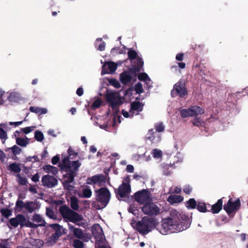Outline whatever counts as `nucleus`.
I'll return each instance as SVG.
<instances>
[{
	"label": "nucleus",
	"instance_id": "b1692460",
	"mask_svg": "<svg viewBox=\"0 0 248 248\" xmlns=\"http://www.w3.org/2000/svg\"><path fill=\"white\" fill-rule=\"evenodd\" d=\"M240 94V93L239 92L230 94L228 97L227 106L231 108L235 107L237 103L236 99L238 98V96H239Z\"/></svg>",
	"mask_w": 248,
	"mask_h": 248
},
{
	"label": "nucleus",
	"instance_id": "c03bdc74",
	"mask_svg": "<svg viewBox=\"0 0 248 248\" xmlns=\"http://www.w3.org/2000/svg\"><path fill=\"white\" fill-rule=\"evenodd\" d=\"M92 192L89 188H84L82 190V195L80 196L81 197L88 198L92 196Z\"/></svg>",
	"mask_w": 248,
	"mask_h": 248
},
{
	"label": "nucleus",
	"instance_id": "5fc2aeb1",
	"mask_svg": "<svg viewBox=\"0 0 248 248\" xmlns=\"http://www.w3.org/2000/svg\"><path fill=\"white\" fill-rule=\"evenodd\" d=\"M31 112L37 113L40 117L41 115L47 113V109H30Z\"/></svg>",
	"mask_w": 248,
	"mask_h": 248
},
{
	"label": "nucleus",
	"instance_id": "a878e982",
	"mask_svg": "<svg viewBox=\"0 0 248 248\" xmlns=\"http://www.w3.org/2000/svg\"><path fill=\"white\" fill-rule=\"evenodd\" d=\"M127 55L128 59L130 60L131 62L133 63V65H137L135 62L137 61L138 59H140L144 63L142 58H140L138 56V54L137 53L135 50L132 48H130L128 50Z\"/></svg>",
	"mask_w": 248,
	"mask_h": 248
},
{
	"label": "nucleus",
	"instance_id": "c756f323",
	"mask_svg": "<svg viewBox=\"0 0 248 248\" xmlns=\"http://www.w3.org/2000/svg\"><path fill=\"white\" fill-rule=\"evenodd\" d=\"M7 169L17 174H19L21 170V169L20 167V164L16 162L10 163L7 167Z\"/></svg>",
	"mask_w": 248,
	"mask_h": 248
},
{
	"label": "nucleus",
	"instance_id": "37998d69",
	"mask_svg": "<svg viewBox=\"0 0 248 248\" xmlns=\"http://www.w3.org/2000/svg\"><path fill=\"white\" fill-rule=\"evenodd\" d=\"M34 138L36 140L42 142L44 140V135L41 131L36 130L34 134Z\"/></svg>",
	"mask_w": 248,
	"mask_h": 248
},
{
	"label": "nucleus",
	"instance_id": "bf43d9fd",
	"mask_svg": "<svg viewBox=\"0 0 248 248\" xmlns=\"http://www.w3.org/2000/svg\"><path fill=\"white\" fill-rule=\"evenodd\" d=\"M33 128V126H28L22 128V130L25 134H28V133L31 132Z\"/></svg>",
	"mask_w": 248,
	"mask_h": 248
},
{
	"label": "nucleus",
	"instance_id": "58836bf2",
	"mask_svg": "<svg viewBox=\"0 0 248 248\" xmlns=\"http://www.w3.org/2000/svg\"><path fill=\"white\" fill-rule=\"evenodd\" d=\"M196 208L201 212L205 213L209 211L206 208L205 203L203 202H199L197 203Z\"/></svg>",
	"mask_w": 248,
	"mask_h": 248
},
{
	"label": "nucleus",
	"instance_id": "8fccbe9b",
	"mask_svg": "<svg viewBox=\"0 0 248 248\" xmlns=\"http://www.w3.org/2000/svg\"><path fill=\"white\" fill-rule=\"evenodd\" d=\"M0 212L2 216L6 218H8L12 215V212L9 208H2Z\"/></svg>",
	"mask_w": 248,
	"mask_h": 248
},
{
	"label": "nucleus",
	"instance_id": "7ed1b4c3",
	"mask_svg": "<svg viewBox=\"0 0 248 248\" xmlns=\"http://www.w3.org/2000/svg\"><path fill=\"white\" fill-rule=\"evenodd\" d=\"M105 113L106 114L104 116H100L97 118L98 121L99 120H104V121L103 124H100L101 128L106 130L108 127H115L117 122L119 124L121 123V120L122 118L121 115H118L116 112L110 113V109H108L105 112Z\"/></svg>",
	"mask_w": 248,
	"mask_h": 248
},
{
	"label": "nucleus",
	"instance_id": "aec40b11",
	"mask_svg": "<svg viewBox=\"0 0 248 248\" xmlns=\"http://www.w3.org/2000/svg\"><path fill=\"white\" fill-rule=\"evenodd\" d=\"M131 192V186L128 183H125L124 181L119 187L117 191H116V196L119 195L121 198L124 197L126 194Z\"/></svg>",
	"mask_w": 248,
	"mask_h": 248
},
{
	"label": "nucleus",
	"instance_id": "e2e57ef3",
	"mask_svg": "<svg viewBox=\"0 0 248 248\" xmlns=\"http://www.w3.org/2000/svg\"><path fill=\"white\" fill-rule=\"evenodd\" d=\"M59 156L58 155H56L52 157L51 162L53 164L56 165L59 163Z\"/></svg>",
	"mask_w": 248,
	"mask_h": 248
},
{
	"label": "nucleus",
	"instance_id": "3c124183",
	"mask_svg": "<svg viewBox=\"0 0 248 248\" xmlns=\"http://www.w3.org/2000/svg\"><path fill=\"white\" fill-rule=\"evenodd\" d=\"M46 215L51 219H55L56 218L54 211L50 208H46Z\"/></svg>",
	"mask_w": 248,
	"mask_h": 248
},
{
	"label": "nucleus",
	"instance_id": "9b49d317",
	"mask_svg": "<svg viewBox=\"0 0 248 248\" xmlns=\"http://www.w3.org/2000/svg\"><path fill=\"white\" fill-rule=\"evenodd\" d=\"M105 96H106V101L109 104V106L112 108L118 107L123 104L122 96L117 92L107 89Z\"/></svg>",
	"mask_w": 248,
	"mask_h": 248
},
{
	"label": "nucleus",
	"instance_id": "393cba45",
	"mask_svg": "<svg viewBox=\"0 0 248 248\" xmlns=\"http://www.w3.org/2000/svg\"><path fill=\"white\" fill-rule=\"evenodd\" d=\"M69 230L73 232L74 236L78 239H83L85 237V234L83 233L81 229L76 228L73 225L68 224Z\"/></svg>",
	"mask_w": 248,
	"mask_h": 248
},
{
	"label": "nucleus",
	"instance_id": "2eb2a0df",
	"mask_svg": "<svg viewBox=\"0 0 248 248\" xmlns=\"http://www.w3.org/2000/svg\"><path fill=\"white\" fill-rule=\"evenodd\" d=\"M143 212L149 217L157 215L160 213L159 208L153 202H146L141 208Z\"/></svg>",
	"mask_w": 248,
	"mask_h": 248
},
{
	"label": "nucleus",
	"instance_id": "4c0bfd02",
	"mask_svg": "<svg viewBox=\"0 0 248 248\" xmlns=\"http://www.w3.org/2000/svg\"><path fill=\"white\" fill-rule=\"evenodd\" d=\"M171 167V165L167 164L162 165V168L163 174L167 176L170 175L172 173L171 170H170Z\"/></svg>",
	"mask_w": 248,
	"mask_h": 248
},
{
	"label": "nucleus",
	"instance_id": "9d476101",
	"mask_svg": "<svg viewBox=\"0 0 248 248\" xmlns=\"http://www.w3.org/2000/svg\"><path fill=\"white\" fill-rule=\"evenodd\" d=\"M78 169L76 170L72 168L70 169L62 170V172H66L65 174L63 175L64 180L62 182V185L64 189L69 191L73 190V186L70 184L74 182V178L77 176Z\"/></svg>",
	"mask_w": 248,
	"mask_h": 248
},
{
	"label": "nucleus",
	"instance_id": "6e6552de",
	"mask_svg": "<svg viewBox=\"0 0 248 248\" xmlns=\"http://www.w3.org/2000/svg\"><path fill=\"white\" fill-rule=\"evenodd\" d=\"M40 207L37 202L26 201L24 202L21 200H17L16 202L15 210L18 212L23 211L31 213Z\"/></svg>",
	"mask_w": 248,
	"mask_h": 248
},
{
	"label": "nucleus",
	"instance_id": "f257e3e1",
	"mask_svg": "<svg viewBox=\"0 0 248 248\" xmlns=\"http://www.w3.org/2000/svg\"><path fill=\"white\" fill-rule=\"evenodd\" d=\"M190 223L187 215L181 214L176 210H172L168 217L162 219L159 231L163 235L176 233L188 228Z\"/></svg>",
	"mask_w": 248,
	"mask_h": 248
},
{
	"label": "nucleus",
	"instance_id": "052dcab7",
	"mask_svg": "<svg viewBox=\"0 0 248 248\" xmlns=\"http://www.w3.org/2000/svg\"><path fill=\"white\" fill-rule=\"evenodd\" d=\"M192 123L193 125L199 126L202 124V120L198 118H195L193 120Z\"/></svg>",
	"mask_w": 248,
	"mask_h": 248
},
{
	"label": "nucleus",
	"instance_id": "5701e85b",
	"mask_svg": "<svg viewBox=\"0 0 248 248\" xmlns=\"http://www.w3.org/2000/svg\"><path fill=\"white\" fill-rule=\"evenodd\" d=\"M145 139L146 140H150L152 143H157L161 140V137L158 136L155 131H154L153 128L148 130Z\"/></svg>",
	"mask_w": 248,
	"mask_h": 248
},
{
	"label": "nucleus",
	"instance_id": "13d9d810",
	"mask_svg": "<svg viewBox=\"0 0 248 248\" xmlns=\"http://www.w3.org/2000/svg\"><path fill=\"white\" fill-rule=\"evenodd\" d=\"M7 138V132L3 129L0 128V139L5 140Z\"/></svg>",
	"mask_w": 248,
	"mask_h": 248
},
{
	"label": "nucleus",
	"instance_id": "79ce46f5",
	"mask_svg": "<svg viewBox=\"0 0 248 248\" xmlns=\"http://www.w3.org/2000/svg\"><path fill=\"white\" fill-rule=\"evenodd\" d=\"M108 83L112 86L116 88H119L121 87L120 82L115 78H110L108 79Z\"/></svg>",
	"mask_w": 248,
	"mask_h": 248
},
{
	"label": "nucleus",
	"instance_id": "bb28decb",
	"mask_svg": "<svg viewBox=\"0 0 248 248\" xmlns=\"http://www.w3.org/2000/svg\"><path fill=\"white\" fill-rule=\"evenodd\" d=\"M106 64H107L108 69L109 71V73H112L114 72L117 68V64L113 62H109L106 63V64H105L103 65L102 67V70L101 72V73L102 75L106 74L107 73H108V72L105 70V66H106Z\"/></svg>",
	"mask_w": 248,
	"mask_h": 248
},
{
	"label": "nucleus",
	"instance_id": "603ef678",
	"mask_svg": "<svg viewBox=\"0 0 248 248\" xmlns=\"http://www.w3.org/2000/svg\"><path fill=\"white\" fill-rule=\"evenodd\" d=\"M135 90L138 94H140L143 92L142 85L140 82L137 83L135 86Z\"/></svg>",
	"mask_w": 248,
	"mask_h": 248
},
{
	"label": "nucleus",
	"instance_id": "2f4dec72",
	"mask_svg": "<svg viewBox=\"0 0 248 248\" xmlns=\"http://www.w3.org/2000/svg\"><path fill=\"white\" fill-rule=\"evenodd\" d=\"M197 203L194 198H190L185 203L186 207L188 209H194L197 207Z\"/></svg>",
	"mask_w": 248,
	"mask_h": 248
},
{
	"label": "nucleus",
	"instance_id": "473e14b6",
	"mask_svg": "<svg viewBox=\"0 0 248 248\" xmlns=\"http://www.w3.org/2000/svg\"><path fill=\"white\" fill-rule=\"evenodd\" d=\"M70 206L74 210L79 209L78 200L76 196H73L70 198Z\"/></svg>",
	"mask_w": 248,
	"mask_h": 248
},
{
	"label": "nucleus",
	"instance_id": "72a5a7b5",
	"mask_svg": "<svg viewBox=\"0 0 248 248\" xmlns=\"http://www.w3.org/2000/svg\"><path fill=\"white\" fill-rule=\"evenodd\" d=\"M142 109H129V112L122 109V113L124 118H132L134 115L135 111H137V114L138 112L141 111Z\"/></svg>",
	"mask_w": 248,
	"mask_h": 248
},
{
	"label": "nucleus",
	"instance_id": "ea45409f",
	"mask_svg": "<svg viewBox=\"0 0 248 248\" xmlns=\"http://www.w3.org/2000/svg\"><path fill=\"white\" fill-rule=\"evenodd\" d=\"M138 79L140 81L152 82L151 78L148 75L145 73H141L138 75Z\"/></svg>",
	"mask_w": 248,
	"mask_h": 248
},
{
	"label": "nucleus",
	"instance_id": "680f3d73",
	"mask_svg": "<svg viewBox=\"0 0 248 248\" xmlns=\"http://www.w3.org/2000/svg\"><path fill=\"white\" fill-rule=\"evenodd\" d=\"M126 170L128 172L132 173L134 171V168L132 165L128 164L126 166Z\"/></svg>",
	"mask_w": 248,
	"mask_h": 248
},
{
	"label": "nucleus",
	"instance_id": "a19ab883",
	"mask_svg": "<svg viewBox=\"0 0 248 248\" xmlns=\"http://www.w3.org/2000/svg\"><path fill=\"white\" fill-rule=\"evenodd\" d=\"M155 131L158 132H162L165 130V126L162 122L156 123L155 124Z\"/></svg>",
	"mask_w": 248,
	"mask_h": 248
},
{
	"label": "nucleus",
	"instance_id": "4be33fe9",
	"mask_svg": "<svg viewBox=\"0 0 248 248\" xmlns=\"http://www.w3.org/2000/svg\"><path fill=\"white\" fill-rule=\"evenodd\" d=\"M93 237L97 240L101 241L104 236L102 228L100 225L97 224L93 226L92 230Z\"/></svg>",
	"mask_w": 248,
	"mask_h": 248
},
{
	"label": "nucleus",
	"instance_id": "a18cd8bd",
	"mask_svg": "<svg viewBox=\"0 0 248 248\" xmlns=\"http://www.w3.org/2000/svg\"><path fill=\"white\" fill-rule=\"evenodd\" d=\"M9 149H10L12 150L13 154L15 155L20 154L22 152L21 148L16 145H14L11 148H9Z\"/></svg>",
	"mask_w": 248,
	"mask_h": 248
},
{
	"label": "nucleus",
	"instance_id": "f704fd0d",
	"mask_svg": "<svg viewBox=\"0 0 248 248\" xmlns=\"http://www.w3.org/2000/svg\"><path fill=\"white\" fill-rule=\"evenodd\" d=\"M16 143L19 146L26 147L29 142V139L25 137V138H16Z\"/></svg>",
	"mask_w": 248,
	"mask_h": 248
},
{
	"label": "nucleus",
	"instance_id": "09e8293b",
	"mask_svg": "<svg viewBox=\"0 0 248 248\" xmlns=\"http://www.w3.org/2000/svg\"><path fill=\"white\" fill-rule=\"evenodd\" d=\"M73 246L75 248H83L84 247V243L79 240H74V241H73Z\"/></svg>",
	"mask_w": 248,
	"mask_h": 248
},
{
	"label": "nucleus",
	"instance_id": "0eeeda50",
	"mask_svg": "<svg viewBox=\"0 0 248 248\" xmlns=\"http://www.w3.org/2000/svg\"><path fill=\"white\" fill-rule=\"evenodd\" d=\"M48 227L51 228V232H54L47 240V243L49 245H54L62 235L67 233V230L58 223L48 224Z\"/></svg>",
	"mask_w": 248,
	"mask_h": 248
},
{
	"label": "nucleus",
	"instance_id": "f8f14e48",
	"mask_svg": "<svg viewBox=\"0 0 248 248\" xmlns=\"http://www.w3.org/2000/svg\"><path fill=\"white\" fill-rule=\"evenodd\" d=\"M187 90L186 87L185 80L180 79L173 85L171 91L170 95L172 97L179 96L181 98H186L187 96Z\"/></svg>",
	"mask_w": 248,
	"mask_h": 248
},
{
	"label": "nucleus",
	"instance_id": "49530a36",
	"mask_svg": "<svg viewBox=\"0 0 248 248\" xmlns=\"http://www.w3.org/2000/svg\"><path fill=\"white\" fill-rule=\"evenodd\" d=\"M102 103V101L101 99L100 98H97L93 103L91 108H97L101 106Z\"/></svg>",
	"mask_w": 248,
	"mask_h": 248
},
{
	"label": "nucleus",
	"instance_id": "7c9ffc66",
	"mask_svg": "<svg viewBox=\"0 0 248 248\" xmlns=\"http://www.w3.org/2000/svg\"><path fill=\"white\" fill-rule=\"evenodd\" d=\"M43 170L46 173H51L53 175H56L58 173V169L56 167L51 165H45L43 167Z\"/></svg>",
	"mask_w": 248,
	"mask_h": 248
},
{
	"label": "nucleus",
	"instance_id": "6e6d98bb",
	"mask_svg": "<svg viewBox=\"0 0 248 248\" xmlns=\"http://www.w3.org/2000/svg\"><path fill=\"white\" fill-rule=\"evenodd\" d=\"M153 157L155 158H159L162 155V152L161 150H158L157 149H153Z\"/></svg>",
	"mask_w": 248,
	"mask_h": 248
},
{
	"label": "nucleus",
	"instance_id": "20e7f679",
	"mask_svg": "<svg viewBox=\"0 0 248 248\" xmlns=\"http://www.w3.org/2000/svg\"><path fill=\"white\" fill-rule=\"evenodd\" d=\"M26 98L18 93H5L0 88V105H8L13 103L24 102Z\"/></svg>",
	"mask_w": 248,
	"mask_h": 248
},
{
	"label": "nucleus",
	"instance_id": "f3484780",
	"mask_svg": "<svg viewBox=\"0 0 248 248\" xmlns=\"http://www.w3.org/2000/svg\"><path fill=\"white\" fill-rule=\"evenodd\" d=\"M240 206L241 203L239 199H237L234 202H232V199H230L227 203L223 206V209L229 215H231L233 211L239 210Z\"/></svg>",
	"mask_w": 248,
	"mask_h": 248
},
{
	"label": "nucleus",
	"instance_id": "c9c22d12",
	"mask_svg": "<svg viewBox=\"0 0 248 248\" xmlns=\"http://www.w3.org/2000/svg\"><path fill=\"white\" fill-rule=\"evenodd\" d=\"M32 219L34 222L41 223L39 225H37L38 227L39 226H45L46 223L45 221L42 218L40 214H35L33 216Z\"/></svg>",
	"mask_w": 248,
	"mask_h": 248
},
{
	"label": "nucleus",
	"instance_id": "423d86ee",
	"mask_svg": "<svg viewBox=\"0 0 248 248\" xmlns=\"http://www.w3.org/2000/svg\"><path fill=\"white\" fill-rule=\"evenodd\" d=\"M59 212L64 219L68 220L78 225H80L78 222L83 220L81 215L71 209L66 205L60 206Z\"/></svg>",
	"mask_w": 248,
	"mask_h": 248
},
{
	"label": "nucleus",
	"instance_id": "864d4df0",
	"mask_svg": "<svg viewBox=\"0 0 248 248\" xmlns=\"http://www.w3.org/2000/svg\"><path fill=\"white\" fill-rule=\"evenodd\" d=\"M143 107V105L139 102H135L131 104L130 108H141Z\"/></svg>",
	"mask_w": 248,
	"mask_h": 248
},
{
	"label": "nucleus",
	"instance_id": "ddd939ff",
	"mask_svg": "<svg viewBox=\"0 0 248 248\" xmlns=\"http://www.w3.org/2000/svg\"><path fill=\"white\" fill-rule=\"evenodd\" d=\"M96 200L101 203L103 207L107 206L110 198V193L107 187H101L95 191Z\"/></svg>",
	"mask_w": 248,
	"mask_h": 248
},
{
	"label": "nucleus",
	"instance_id": "6ab92c4d",
	"mask_svg": "<svg viewBox=\"0 0 248 248\" xmlns=\"http://www.w3.org/2000/svg\"><path fill=\"white\" fill-rule=\"evenodd\" d=\"M105 181V177L103 174H97L93 175L91 177H88L87 179L86 183L89 185H99V186H101L102 182Z\"/></svg>",
	"mask_w": 248,
	"mask_h": 248
},
{
	"label": "nucleus",
	"instance_id": "a211bd4d",
	"mask_svg": "<svg viewBox=\"0 0 248 248\" xmlns=\"http://www.w3.org/2000/svg\"><path fill=\"white\" fill-rule=\"evenodd\" d=\"M149 198V192L147 189L139 191L134 194V199L136 201L141 204L146 202Z\"/></svg>",
	"mask_w": 248,
	"mask_h": 248
},
{
	"label": "nucleus",
	"instance_id": "4d7b16f0",
	"mask_svg": "<svg viewBox=\"0 0 248 248\" xmlns=\"http://www.w3.org/2000/svg\"><path fill=\"white\" fill-rule=\"evenodd\" d=\"M129 212H131L133 214L136 215L138 214L139 210L137 207L134 205H131L129 208Z\"/></svg>",
	"mask_w": 248,
	"mask_h": 248
},
{
	"label": "nucleus",
	"instance_id": "774afa93",
	"mask_svg": "<svg viewBox=\"0 0 248 248\" xmlns=\"http://www.w3.org/2000/svg\"><path fill=\"white\" fill-rule=\"evenodd\" d=\"M192 191V188L189 186H186L184 188V192L186 194H189Z\"/></svg>",
	"mask_w": 248,
	"mask_h": 248
},
{
	"label": "nucleus",
	"instance_id": "f03ea898",
	"mask_svg": "<svg viewBox=\"0 0 248 248\" xmlns=\"http://www.w3.org/2000/svg\"><path fill=\"white\" fill-rule=\"evenodd\" d=\"M135 63L137 65H132L129 69L120 74V81L122 83H128L131 80L132 76H136L139 72L143 70L142 69L143 62L140 59H138Z\"/></svg>",
	"mask_w": 248,
	"mask_h": 248
},
{
	"label": "nucleus",
	"instance_id": "0e129e2a",
	"mask_svg": "<svg viewBox=\"0 0 248 248\" xmlns=\"http://www.w3.org/2000/svg\"><path fill=\"white\" fill-rule=\"evenodd\" d=\"M106 44L104 41H103L98 46L97 49L100 51H103L105 49V46Z\"/></svg>",
	"mask_w": 248,
	"mask_h": 248
},
{
	"label": "nucleus",
	"instance_id": "e433bc0d",
	"mask_svg": "<svg viewBox=\"0 0 248 248\" xmlns=\"http://www.w3.org/2000/svg\"><path fill=\"white\" fill-rule=\"evenodd\" d=\"M16 181L20 186H26L27 184L28 180L25 177H22L20 174L16 175Z\"/></svg>",
	"mask_w": 248,
	"mask_h": 248
},
{
	"label": "nucleus",
	"instance_id": "39448f33",
	"mask_svg": "<svg viewBox=\"0 0 248 248\" xmlns=\"http://www.w3.org/2000/svg\"><path fill=\"white\" fill-rule=\"evenodd\" d=\"M157 222L154 218L144 216L136 224L137 231L142 235H146L156 226Z\"/></svg>",
	"mask_w": 248,
	"mask_h": 248
},
{
	"label": "nucleus",
	"instance_id": "de8ad7c7",
	"mask_svg": "<svg viewBox=\"0 0 248 248\" xmlns=\"http://www.w3.org/2000/svg\"><path fill=\"white\" fill-rule=\"evenodd\" d=\"M67 153L68 154V156L71 158V159H73L77 156L78 155V153L75 152L72 147L70 146L67 150Z\"/></svg>",
	"mask_w": 248,
	"mask_h": 248
},
{
	"label": "nucleus",
	"instance_id": "69168bd1",
	"mask_svg": "<svg viewBox=\"0 0 248 248\" xmlns=\"http://www.w3.org/2000/svg\"><path fill=\"white\" fill-rule=\"evenodd\" d=\"M40 176L39 174L37 173L33 175L32 177H31V180L33 181L34 182H37L39 181Z\"/></svg>",
	"mask_w": 248,
	"mask_h": 248
},
{
	"label": "nucleus",
	"instance_id": "dca6fc26",
	"mask_svg": "<svg viewBox=\"0 0 248 248\" xmlns=\"http://www.w3.org/2000/svg\"><path fill=\"white\" fill-rule=\"evenodd\" d=\"M59 182L57 178L49 174L44 175L42 177V185L47 188L55 187L58 186Z\"/></svg>",
	"mask_w": 248,
	"mask_h": 248
},
{
	"label": "nucleus",
	"instance_id": "338daca9",
	"mask_svg": "<svg viewBox=\"0 0 248 248\" xmlns=\"http://www.w3.org/2000/svg\"><path fill=\"white\" fill-rule=\"evenodd\" d=\"M184 54L183 53H178L176 56V60L179 61H182L184 59Z\"/></svg>",
	"mask_w": 248,
	"mask_h": 248
},
{
	"label": "nucleus",
	"instance_id": "1a4fd4ad",
	"mask_svg": "<svg viewBox=\"0 0 248 248\" xmlns=\"http://www.w3.org/2000/svg\"><path fill=\"white\" fill-rule=\"evenodd\" d=\"M10 225L15 228L17 227L18 225L21 228L24 227L35 228L38 227V225L33 223L31 222L29 220H27L24 215L19 214L16 215L14 218H11L9 220Z\"/></svg>",
	"mask_w": 248,
	"mask_h": 248
},
{
	"label": "nucleus",
	"instance_id": "cd10ccee",
	"mask_svg": "<svg viewBox=\"0 0 248 248\" xmlns=\"http://www.w3.org/2000/svg\"><path fill=\"white\" fill-rule=\"evenodd\" d=\"M223 201L222 199L217 200V202L213 205L211 209V212L214 214L218 213L222 208Z\"/></svg>",
	"mask_w": 248,
	"mask_h": 248
},
{
	"label": "nucleus",
	"instance_id": "4468645a",
	"mask_svg": "<svg viewBox=\"0 0 248 248\" xmlns=\"http://www.w3.org/2000/svg\"><path fill=\"white\" fill-rule=\"evenodd\" d=\"M70 159L71 158L68 155L62 159V162L59 165L61 170L70 169L72 167L76 170L79 168L81 165V163L78 160L70 161Z\"/></svg>",
	"mask_w": 248,
	"mask_h": 248
},
{
	"label": "nucleus",
	"instance_id": "412c9836",
	"mask_svg": "<svg viewBox=\"0 0 248 248\" xmlns=\"http://www.w3.org/2000/svg\"><path fill=\"white\" fill-rule=\"evenodd\" d=\"M204 109H181L180 114L183 118H187L189 116L197 115L199 114H203Z\"/></svg>",
	"mask_w": 248,
	"mask_h": 248
},
{
	"label": "nucleus",
	"instance_id": "c85d7f7f",
	"mask_svg": "<svg viewBox=\"0 0 248 248\" xmlns=\"http://www.w3.org/2000/svg\"><path fill=\"white\" fill-rule=\"evenodd\" d=\"M183 200L184 197L180 195H172L168 198V202L171 204L179 203Z\"/></svg>",
	"mask_w": 248,
	"mask_h": 248
}]
</instances>
